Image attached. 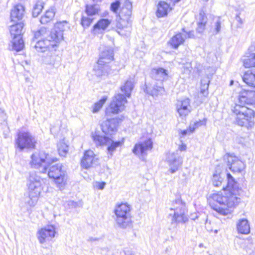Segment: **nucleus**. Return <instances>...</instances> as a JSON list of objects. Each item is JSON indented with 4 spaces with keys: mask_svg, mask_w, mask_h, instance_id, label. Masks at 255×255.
<instances>
[{
    "mask_svg": "<svg viewBox=\"0 0 255 255\" xmlns=\"http://www.w3.org/2000/svg\"><path fill=\"white\" fill-rule=\"evenodd\" d=\"M227 178V185L223 186V191L212 194L209 200L210 207L215 211L222 215H227L229 209L237 206L241 201L238 197V184L230 173L222 172L217 169L212 177L214 186H221L226 177Z\"/></svg>",
    "mask_w": 255,
    "mask_h": 255,
    "instance_id": "f257e3e1",
    "label": "nucleus"
},
{
    "mask_svg": "<svg viewBox=\"0 0 255 255\" xmlns=\"http://www.w3.org/2000/svg\"><path fill=\"white\" fill-rule=\"evenodd\" d=\"M66 21L57 22L51 31L43 27L34 33V39H38L34 45L38 52H45L56 46L63 39V31L67 27Z\"/></svg>",
    "mask_w": 255,
    "mask_h": 255,
    "instance_id": "f03ea898",
    "label": "nucleus"
},
{
    "mask_svg": "<svg viewBox=\"0 0 255 255\" xmlns=\"http://www.w3.org/2000/svg\"><path fill=\"white\" fill-rule=\"evenodd\" d=\"M236 115V122L240 126L248 129L252 128L255 125V112L245 106L236 104L232 109Z\"/></svg>",
    "mask_w": 255,
    "mask_h": 255,
    "instance_id": "7ed1b4c3",
    "label": "nucleus"
},
{
    "mask_svg": "<svg viewBox=\"0 0 255 255\" xmlns=\"http://www.w3.org/2000/svg\"><path fill=\"white\" fill-rule=\"evenodd\" d=\"M28 187L29 192L27 195H25L24 201L29 207H34L38 201L41 190L40 178L35 173L30 174Z\"/></svg>",
    "mask_w": 255,
    "mask_h": 255,
    "instance_id": "20e7f679",
    "label": "nucleus"
},
{
    "mask_svg": "<svg viewBox=\"0 0 255 255\" xmlns=\"http://www.w3.org/2000/svg\"><path fill=\"white\" fill-rule=\"evenodd\" d=\"M131 207L127 203H122L117 206L114 209L116 216L115 222L118 227L127 229L132 225Z\"/></svg>",
    "mask_w": 255,
    "mask_h": 255,
    "instance_id": "39448f33",
    "label": "nucleus"
},
{
    "mask_svg": "<svg viewBox=\"0 0 255 255\" xmlns=\"http://www.w3.org/2000/svg\"><path fill=\"white\" fill-rule=\"evenodd\" d=\"M114 59L113 50L111 48L102 51L97 65L94 66L95 74L98 77H102L108 74L110 70L109 63Z\"/></svg>",
    "mask_w": 255,
    "mask_h": 255,
    "instance_id": "423d86ee",
    "label": "nucleus"
},
{
    "mask_svg": "<svg viewBox=\"0 0 255 255\" xmlns=\"http://www.w3.org/2000/svg\"><path fill=\"white\" fill-rule=\"evenodd\" d=\"M170 210L174 211L171 220L172 224L174 223L184 224L188 221L186 204L181 199L178 198L173 201Z\"/></svg>",
    "mask_w": 255,
    "mask_h": 255,
    "instance_id": "0eeeda50",
    "label": "nucleus"
},
{
    "mask_svg": "<svg viewBox=\"0 0 255 255\" xmlns=\"http://www.w3.org/2000/svg\"><path fill=\"white\" fill-rule=\"evenodd\" d=\"M47 166L48 175L51 179L54 180L56 186L61 190H63L66 184L67 176L66 172L62 169V166L61 164H56Z\"/></svg>",
    "mask_w": 255,
    "mask_h": 255,
    "instance_id": "6e6552de",
    "label": "nucleus"
},
{
    "mask_svg": "<svg viewBox=\"0 0 255 255\" xmlns=\"http://www.w3.org/2000/svg\"><path fill=\"white\" fill-rule=\"evenodd\" d=\"M30 164L32 167L39 169L40 172L46 173L49 164L57 161L56 158H51L50 155L42 151L39 154H33L31 156Z\"/></svg>",
    "mask_w": 255,
    "mask_h": 255,
    "instance_id": "1a4fd4ad",
    "label": "nucleus"
},
{
    "mask_svg": "<svg viewBox=\"0 0 255 255\" xmlns=\"http://www.w3.org/2000/svg\"><path fill=\"white\" fill-rule=\"evenodd\" d=\"M92 138L96 145L108 146V151L111 156L116 149L123 144L122 141H114L111 138L105 135H101L97 132L92 134Z\"/></svg>",
    "mask_w": 255,
    "mask_h": 255,
    "instance_id": "9d476101",
    "label": "nucleus"
},
{
    "mask_svg": "<svg viewBox=\"0 0 255 255\" xmlns=\"http://www.w3.org/2000/svg\"><path fill=\"white\" fill-rule=\"evenodd\" d=\"M127 100L125 96L121 94H118L113 98L109 107L107 108L106 114L110 116L111 114H118L125 110V104Z\"/></svg>",
    "mask_w": 255,
    "mask_h": 255,
    "instance_id": "9b49d317",
    "label": "nucleus"
},
{
    "mask_svg": "<svg viewBox=\"0 0 255 255\" xmlns=\"http://www.w3.org/2000/svg\"><path fill=\"white\" fill-rule=\"evenodd\" d=\"M36 140L28 132H19L16 139V144L21 150L27 148H34Z\"/></svg>",
    "mask_w": 255,
    "mask_h": 255,
    "instance_id": "f8f14e48",
    "label": "nucleus"
},
{
    "mask_svg": "<svg viewBox=\"0 0 255 255\" xmlns=\"http://www.w3.org/2000/svg\"><path fill=\"white\" fill-rule=\"evenodd\" d=\"M224 160L233 172H241L245 168V163L236 156L226 154L224 156Z\"/></svg>",
    "mask_w": 255,
    "mask_h": 255,
    "instance_id": "ddd939ff",
    "label": "nucleus"
},
{
    "mask_svg": "<svg viewBox=\"0 0 255 255\" xmlns=\"http://www.w3.org/2000/svg\"><path fill=\"white\" fill-rule=\"evenodd\" d=\"M55 228L53 225H47L41 228L37 233V238L40 244H44L55 237Z\"/></svg>",
    "mask_w": 255,
    "mask_h": 255,
    "instance_id": "4468645a",
    "label": "nucleus"
},
{
    "mask_svg": "<svg viewBox=\"0 0 255 255\" xmlns=\"http://www.w3.org/2000/svg\"><path fill=\"white\" fill-rule=\"evenodd\" d=\"M245 106L255 105V91L242 90L238 96V103Z\"/></svg>",
    "mask_w": 255,
    "mask_h": 255,
    "instance_id": "2eb2a0df",
    "label": "nucleus"
},
{
    "mask_svg": "<svg viewBox=\"0 0 255 255\" xmlns=\"http://www.w3.org/2000/svg\"><path fill=\"white\" fill-rule=\"evenodd\" d=\"M166 160L170 167L168 171L171 173H174L177 171L183 162L182 158L175 153H169Z\"/></svg>",
    "mask_w": 255,
    "mask_h": 255,
    "instance_id": "dca6fc26",
    "label": "nucleus"
},
{
    "mask_svg": "<svg viewBox=\"0 0 255 255\" xmlns=\"http://www.w3.org/2000/svg\"><path fill=\"white\" fill-rule=\"evenodd\" d=\"M98 158L92 150H86L84 152L81 159V166L85 169H88L96 165L98 163Z\"/></svg>",
    "mask_w": 255,
    "mask_h": 255,
    "instance_id": "f3484780",
    "label": "nucleus"
},
{
    "mask_svg": "<svg viewBox=\"0 0 255 255\" xmlns=\"http://www.w3.org/2000/svg\"><path fill=\"white\" fill-rule=\"evenodd\" d=\"M119 124V122L118 119H108L101 124V129L104 133L112 135L117 131Z\"/></svg>",
    "mask_w": 255,
    "mask_h": 255,
    "instance_id": "a211bd4d",
    "label": "nucleus"
},
{
    "mask_svg": "<svg viewBox=\"0 0 255 255\" xmlns=\"http://www.w3.org/2000/svg\"><path fill=\"white\" fill-rule=\"evenodd\" d=\"M176 107L177 112L180 117L186 116L191 111L190 100L186 98L177 100Z\"/></svg>",
    "mask_w": 255,
    "mask_h": 255,
    "instance_id": "6ab92c4d",
    "label": "nucleus"
},
{
    "mask_svg": "<svg viewBox=\"0 0 255 255\" xmlns=\"http://www.w3.org/2000/svg\"><path fill=\"white\" fill-rule=\"evenodd\" d=\"M152 140L149 138L142 142L136 144L132 149V151L136 155L143 156L146 154L148 150L152 148Z\"/></svg>",
    "mask_w": 255,
    "mask_h": 255,
    "instance_id": "aec40b11",
    "label": "nucleus"
},
{
    "mask_svg": "<svg viewBox=\"0 0 255 255\" xmlns=\"http://www.w3.org/2000/svg\"><path fill=\"white\" fill-rule=\"evenodd\" d=\"M25 14V8L21 4L15 5L11 10L10 19L11 21L18 22L21 20Z\"/></svg>",
    "mask_w": 255,
    "mask_h": 255,
    "instance_id": "412c9836",
    "label": "nucleus"
},
{
    "mask_svg": "<svg viewBox=\"0 0 255 255\" xmlns=\"http://www.w3.org/2000/svg\"><path fill=\"white\" fill-rule=\"evenodd\" d=\"M164 88L161 82H160L159 85L155 81H153L152 83L145 84L144 92L152 96H156L162 94Z\"/></svg>",
    "mask_w": 255,
    "mask_h": 255,
    "instance_id": "4be33fe9",
    "label": "nucleus"
},
{
    "mask_svg": "<svg viewBox=\"0 0 255 255\" xmlns=\"http://www.w3.org/2000/svg\"><path fill=\"white\" fill-rule=\"evenodd\" d=\"M151 75L153 79L161 82L167 79L168 71L162 68H153L151 70Z\"/></svg>",
    "mask_w": 255,
    "mask_h": 255,
    "instance_id": "5701e85b",
    "label": "nucleus"
},
{
    "mask_svg": "<svg viewBox=\"0 0 255 255\" xmlns=\"http://www.w3.org/2000/svg\"><path fill=\"white\" fill-rule=\"evenodd\" d=\"M23 27V24L22 22H17L11 25L9 28L10 38L14 37L20 38V36H22Z\"/></svg>",
    "mask_w": 255,
    "mask_h": 255,
    "instance_id": "b1692460",
    "label": "nucleus"
},
{
    "mask_svg": "<svg viewBox=\"0 0 255 255\" xmlns=\"http://www.w3.org/2000/svg\"><path fill=\"white\" fill-rule=\"evenodd\" d=\"M186 39V35H183L182 32H179L173 36L169 43L174 49H177L179 45L183 44Z\"/></svg>",
    "mask_w": 255,
    "mask_h": 255,
    "instance_id": "393cba45",
    "label": "nucleus"
},
{
    "mask_svg": "<svg viewBox=\"0 0 255 255\" xmlns=\"http://www.w3.org/2000/svg\"><path fill=\"white\" fill-rule=\"evenodd\" d=\"M9 47H11V49L17 52L20 51L23 49L24 44L22 39V36H20V38L14 37L11 38Z\"/></svg>",
    "mask_w": 255,
    "mask_h": 255,
    "instance_id": "a878e982",
    "label": "nucleus"
},
{
    "mask_svg": "<svg viewBox=\"0 0 255 255\" xmlns=\"http://www.w3.org/2000/svg\"><path fill=\"white\" fill-rule=\"evenodd\" d=\"M132 3L128 0L125 1L121 9L120 16H125V19L128 20L132 12Z\"/></svg>",
    "mask_w": 255,
    "mask_h": 255,
    "instance_id": "bb28decb",
    "label": "nucleus"
},
{
    "mask_svg": "<svg viewBox=\"0 0 255 255\" xmlns=\"http://www.w3.org/2000/svg\"><path fill=\"white\" fill-rule=\"evenodd\" d=\"M169 5L165 1H159L157 5L156 15L158 17H163L167 14L169 10H170Z\"/></svg>",
    "mask_w": 255,
    "mask_h": 255,
    "instance_id": "cd10ccee",
    "label": "nucleus"
},
{
    "mask_svg": "<svg viewBox=\"0 0 255 255\" xmlns=\"http://www.w3.org/2000/svg\"><path fill=\"white\" fill-rule=\"evenodd\" d=\"M244 66L246 68H250L255 66V53L247 52L243 58Z\"/></svg>",
    "mask_w": 255,
    "mask_h": 255,
    "instance_id": "c85d7f7f",
    "label": "nucleus"
},
{
    "mask_svg": "<svg viewBox=\"0 0 255 255\" xmlns=\"http://www.w3.org/2000/svg\"><path fill=\"white\" fill-rule=\"evenodd\" d=\"M133 85L134 78L130 77L126 81L124 85L121 86V90L125 93L126 96L129 97L133 88Z\"/></svg>",
    "mask_w": 255,
    "mask_h": 255,
    "instance_id": "c756f323",
    "label": "nucleus"
},
{
    "mask_svg": "<svg viewBox=\"0 0 255 255\" xmlns=\"http://www.w3.org/2000/svg\"><path fill=\"white\" fill-rule=\"evenodd\" d=\"M243 80L248 85L255 87V71H247L244 74Z\"/></svg>",
    "mask_w": 255,
    "mask_h": 255,
    "instance_id": "7c9ffc66",
    "label": "nucleus"
},
{
    "mask_svg": "<svg viewBox=\"0 0 255 255\" xmlns=\"http://www.w3.org/2000/svg\"><path fill=\"white\" fill-rule=\"evenodd\" d=\"M207 22V16L203 12H200L197 21V31L198 32L201 33L204 31Z\"/></svg>",
    "mask_w": 255,
    "mask_h": 255,
    "instance_id": "2f4dec72",
    "label": "nucleus"
},
{
    "mask_svg": "<svg viewBox=\"0 0 255 255\" xmlns=\"http://www.w3.org/2000/svg\"><path fill=\"white\" fill-rule=\"evenodd\" d=\"M237 230L239 233L248 234L250 232V227L248 221L246 219H242L237 224Z\"/></svg>",
    "mask_w": 255,
    "mask_h": 255,
    "instance_id": "473e14b6",
    "label": "nucleus"
},
{
    "mask_svg": "<svg viewBox=\"0 0 255 255\" xmlns=\"http://www.w3.org/2000/svg\"><path fill=\"white\" fill-rule=\"evenodd\" d=\"M111 20L102 18L100 19L93 27V32L95 33L98 30H105L111 24Z\"/></svg>",
    "mask_w": 255,
    "mask_h": 255,
    "instance_id": "72a5a7b5",
    "label": "nucleus"
},
{
    "mask_svg": "<svg viewBox=\"0 0 255 255\" xmlns=\"http://www.w3.org/2000/svg\"><path fill=\"white\" fill-rule=\"evenodd\" d=\"M55 9L50 8L46 11L45 14L41 16L40 21L42 24H46L52 20L55 15Z\"/></svg>",
    "mask_w": 255,
    "mask_h": 255,
    "instance_id": "f704fd0d",
    "label": "nucleus"
},
{
    "mask_svg": "<svg viewBox=\"0 0 255 255\" xmlns=\"http://www.w3.org/2000/svg\"><path fill=\"white\" fill-rule=\"evenodd\" d=\"M59 57L55 55H52L50 52L46 55L43 56V62L50 66L55 67L57 61L58 60Z\"/></svg>",
    "mask_w": 255,
    "mask_h": 255,
    "instance_id": "c9c22d12",
    "label": "nucleus"
},
{
    "mask_svg": "<svg viewBox=\"0 0 255 255\" xmlns=\"http://www.w3.org/2000/svg\"><path fill=\"white\" fill-rule=\"evenodd\" d=\"M58 151L61 156H65L68 152L69 146L64 139L60 140L57 144Z\"/></svg>",
    "mask_w": 255,
    "mask_h": 255,
    "instance_id": "e433bc0d",
    "label": "nucleus"
},
{
    "mask_svg": "<svg viewBox=\"0 0 255 255\" xmlns=\"http://www.w3.org/2000/svg\"><path fill=\"white\" fill-rule=\"evenodd\" d=\"M99 6L97 5H87L85 9V12L88 16H93L98 13Z\"/></svg>",
    "mask_w": 255,
    "mask_h": 255,
    "instance_id": "4c0bfd02",
    "label": "nucleus"
},
{
    "mask_svg": "<svg viewBox=\"0 0 255 255\" xmlns=\"http://www.w3.org/2000/svg\"><path fill=\"white\" fill-rule=\"evenodd\" d=\"M107 100V97L106 96H104L100 101L95 103L92 107V112L93 113L98 112L102 108Z\"/></svg>",
    "mask_w": 255,
    "mask_h": 255,
    "instance_id": "58836bf2",
    "label": "nucleus"
},
{
    "mask_svg": "<svg viewBox=\"0 0 255 255\" xmlns=\"http://www.w3.org/2000/svg\"><path fill=\"white\" fill-rule=\"evenodd\" d=\"M43 8V3L40 2H37L33 6L32 10V15L33 17H37L41 12Z\"/></svg>",
    "mask_w": 255,
    "mask_h": 255,
    "instance_id": "ea45409f",
    "label": "nucleus"
},
{
    "mask_svg": "<svg viewBox=\"0 0 255 255\" xmlns=\"http://www.w3.org/2000/svg\"><path fill=\"white\" fill-rule=\"evenodd\" d=\"M94 18L91 16L82 15L81 23L84 27H89L93 22Z\"/></svg>",
    "mask_w": 255,
    "mask_h": 255,
    "instance_id": "a19ab883",
    "label": "nucleus"
},
{
    "mask_svg": "<svg viewBox=\"0 0 255 255\" xmlns=\"http://www.w3.org/2000/svg\"><path fill=\"white\" fill-rule=\"evenodd\" d=\"M208 88H209V83L205 82V83L203 82V80L201 81V89H200V94H202L204 99L207 97L209 94V91H208Z\"/></svg>",
    "mask_w": 255,
    "mask_h": 255,
    "instance_id": "79ce46f5",
    "label": "nucleus"
},
{
    "mask_svg": "<svg viewBox=\"0 0 255 255\" xmlns=\"http://www.w3.org/2000/svg\"><path fill=\"white\" fill-rule=\"evenodd\" d=\"M221 24L222 22L220 18L219 17L217 20L216 19L215 20L214 23L212 26L213 34H217L220 32L221 29Z\"/></svg>",
    "mask_w": 255,
    "mask_h": 255,
    "instance_id": "37998d69",
    "label": "nucleus"
},
{
    "mask_svg": "<svg viewBox=\"0 0 255 255\" xmlns=\"http://www.w3.org/2000/svg\"><path fill=\"white\" fill-rule=\"evenodd\" d=\"M118 27L119 30L118 31L119 34L123 36H128L131 31V27L128 26H126L125 27H122L121 28L120 26V24L118 25Z\"/></svg>",
    "mask_w": 255,
    "mask_h": 255,
    "instance_id": "c03bdc74",
    "label": "nucleus"
},
{
    "mask_svg": "<svg viewBox=\"0 0 255 255\" xmlns=\"http://www.w3.org/2000/svg\"><path fill=\"white\" fill-rule=\"evenodd\" d=\"M206 123V119H204L203 120H200L199 121L195 122L193 125H191L189 128V130H190V133L193 132L196 128H198L202 125H205Z\"/></svg>",
    "mask_w": 255,
    "mask_h": 255,
    "instance_id": "a18cd8bd",
    "label": "nucleus"
},
{
    "mask_svg": "<svg viewBox=\"0 0 255 255\" xmlns=\"http://www.w3.org/2000/svg\"><path fill=\"white\" fill-rule=\"evenodd\" d=\"M183 67L184 70V72L189 75L191 70L193 69V63L192 62L186 63L184 64Z\"/></svg>",
    "mask_w": 255,
    "mask_h": 255,
    "instance_id": "49530a36",
    "label": "nucleus"
},
{
    "mask_svg": "<svg viewBox=\"0 0 255 255\" xmlns=\"http://www.w3.org/2000/svg\"><path fill=\"white\" fill-rule=\"evenodd\" d=\"M120 2L117 0L111 4V9L114 12H116L119 7H120Z\"/></svg>",
    "mask_w": 255,
    "mask_h": 255,
    "instance_id": "de8ad7c7",
    "label": "nucleus"
},
{
    "mask_svg": "<svg viewBox=\"0 0 255 255\" xmlns=\"http://www.w3.org/2000/svg\"><path fill=\"white\" fill-rule=\"evenodd\" d=\"M182 33L183 35H186V39L187 38H191L194 36L193 32L192 31L186 32L185 31V28L182 29Z\"/></svg>",
    "mask_w": 255,
    "mask_h": 255,
    "instance_id": "09e8293b",
    "label": "nucleus"
},
{
    "mask_svg": "<svg viewBox=\"0 0 255 255\" xmlns=\"http://www.w3.org/2000/svg\"><path fill=\"white\" fill-rule=\"evenodd\" d=\"M193 65V69L196 70L197 72H199L201 70L202 68V65L199 63H197V61L192 62Z\"/></svg>",
    "mask_w": 255,
    "mask_h": 255,
    "instance_id": "8fccbe9b",
    "label": "nucleus"
},
{
    "mask_svg": "<svg viewBox=\"0 0 255 255\" xmlns=\"http://www.w3.org/2000/svg\"><path fill=\"white\" fill-rule=\"evenodd\" d=\"M236 20L239 22V24L238 25V27H241V26L243 23L242 18L239 16V15H237L236 17Z\"/></svg>",
    "mask_w": 255,
    "mask_h": 255,
    "instance_id": "3c124183",
    "label": "nucleus"
},
{
    "mask_svg": "<svg viewBox=\"0 0 255 255\" xmlns=\"http://www.w3.org/2000/svg\"><path fill=\"white\" fill-rule=\"evenodd\" d=\"M124 252L125 255H134L132 252L129 250H124Z\"/></svg>",
    "mask_w": 255,
    "mask_h": 255,
    "instance_id": "603ef678",
    "label": "nucleus"
},
{
    "mask_svg": "<svg viewBox=\"0 0 255 255\" xmlns=\"http://www.w3.org/2000/svg\"><path fill=\"white\" fill-rule=\"evenodd\" d=\"M179 149L180 151H185L186 149V145L184 144H182L179 146Z\"/></svg>",
    "mask_w": 255,
    "mask_h": 255,
    "instance_id": "864d4df0",
    "label": "nucleus"
},
{
    "mask_svg": "<svg viewBox=\"0 0 255 255\" xmlns=\"http://www.w3.org/2000/svg\"><path fill=\"white\" fill-rule=\"evenodd\" d=\"M105 186V182H101L99 183L98 188L99 189L102 190L104 188Z\"/></svg>",
    "mask_w": 255,
    "mask_h": 255,
    "instance_id": "5fc2aeb1",
    "label": "nucleus"
},
{
    "mask_svg": "<svg viewBox=\"0 0 255 255\" xmlns=\"http://www.w3.org/2000/svg\"><path fill=\"white\" fill-rule=\"evenodd\" d=\"M188 132H190V130L188 131V129H185V130H181V133L182 134V135L183 136H184V135H186Z\"/></svg>",
    "mask_w": 255,
    "mask_h": 255,
    "instance_id": "6e6d98bb",
    "label": "nucleus"
},
{
    "mask_svg": "<svg viewBox=\"0 0 255 255\" xmlns=\"http://www.w3.org/2000/svg\"><path fill=\"white\" fill-rule=\"evenodd\" d=\"M69 205H70V206H72L74 207H76L77 206V203L75 202L74 201H70L69 202Z\"/></svg>",
    "mask_w": 255,
    "mask_h": 255,
    "instance_id": "4d7b16f0",
    "label": "nucleus"
},
{
    "mask_svg": "<svg viewBox=\"0 0 255 255\" xmlns=\"http://www.w3.org/2000/svg\"><path fill=\"white\" fill-rule=\"evenodd\" d=\"M174 3L179 2L180 0H171Z\"/></svg>",
    "mask_w": 255,
    "mask_h": 255,
    "instance_id": "13d9d810",
    "label": "nucleus"
},
{
    "mask_svg": "<svg viewBox=\"0 0 255 255\" xmlns=\"http://www.w3.org/2000/svg\"><path fill=\"white\" fill-rule=\"evenodd\" d=\"M96 2H101L102 0H93Z\"/></svg>",
    "mask_w": 255,
    "mask_h": 255,
    "instance_id": "bf43d9fd",
    "label": "nucleus"
},
{
    "mask_svg": "<svg viewBox=\"0 0 255 255\" xmlns=\"http://www.w3.org/2000/svg\"><path fill=\"white\" fill-rule=\"evenodd\" d=\"M198 218V217H197V216H196V217H195V218H192V219L193 220H195V219H196V218Z\"/></svg>",
    "mask_w": 255,
    "mask_h": 255,
    "instance_id": "052dcab7",
    "label": "nucleus"
},
{
    "mask_svg": "<svg viewBox=\"0 0 255 255\" xmlns=\"http://www.w3.org/2000/svg\"><path fill=\"white\" fill-rule=\"evenodd\" d=\"M217 232H218V231H217V230H215V231H214V233H216V234H217Z\"/></svg>",
    "mask_w": 255,
    "mask_h": 255,
    "instance_id": "680f3d73",
    "label": "nucleus"
},
{
    "mask_svg": "<svg viewBox=\"0 0 255 255\" xmlns=\"http://www.w3.org/2000/svg\"><path fill=\"white\" fill-rule=\"evenodd\" d=\"M204 1H207L208 0H203Z\"/></svg>",
    "mask_w": 255,
    "mask_h": 255,
    "instance_id": "e2e57ef3",
    "label": "nucleus"
}]
</instances>
